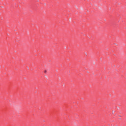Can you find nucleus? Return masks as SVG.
<instances>
[{
    "mask_svg": "<svg viewBox=\"0 0 126 126\" xmlns=\"http://www.w3.org/2000/svg\"><path fill=\"white\" fill-rule=\"evenodd\" d=\"M44 73H47V70H44Z\"/></svg>",
    "mask_w": 126,
    "mask_h": 126,
    "instance_id": "obj_1",
    "label": "nucleus"
}]
</instances>
